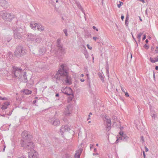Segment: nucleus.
<instances>
[{
    "mask_svg": "<svg viewBox=\"0 0 158 158\" xmlns=\"http://www.w3.org/2000/svg\"><path fill=\"white\" fill-rule=\"evenodd\" d=\"M64 65H61V67L62 69H60L57 72L56 74L59 75V77L63 76L65 78L64 81L65 82L68 84L70 85L72 83V79L69 76L68 73L64 69Z\"/></svg>",
    "mask_w": 158,
    "mask_h": 158,
    "instance_id": "obj_1",
    "label": "nucleus"
},
{
    "mask_svg": "<svg viewBox=\"0 0 158 158\" xmlns=\"http://www.w3.org/2000/svg\"><path fill=\"white\" fill-rule=\"evenodd\" d=\"M62 91L65 94L70 96L69 99L71 100L73 98V93L72 89L69 87H66L63 89Z\"/></svg>",
    "mask_w": 158,
    "mask_h": 158,
    "instance_id": "obj_2",
    "label": "nucleus"
},
{
    "mask_svg": "<svg viewBox=\"0 0 158 158\" xmlns=\"http://www.w3.org/2000/svg\"><path fill=\"white\" fill-rule=\"evenodd\" d=\"M31 27L34 30H37L40 31L44 30V27L34 22H32L30 24Z\"/></svg>",
    "mask_w": 158,
    "mask_h": 158,
    "instance_id": "obj_3",
    "label": "nucleus"
},
{
    "mask_svg": "<svg viewBox=\"0 0 158 158\" xmlns=\"http://www.w3.org/2000/svg\"><path fill=\"white\" fill-rule=\"evenodd\" d=\"M14 75L16 77H18L19 79H21L22 78V76H20L21 75L23 74L21 69L19 68H14Z\"/></svg>",
    "mask_w": 158,
    "mask_h": 158,
    "instance_id": "obj_4",
    "label": "nucleus"
},
{
    "mask_svg": "<svg viewBox=\"0 0 158 158\" xmlns=\"http://www.w3.org/2000/svg\"><path fill=\"white\" fill-rule=\"evenodd\" d=\"M29 158H39V155L37 152L34 150H31L29 152Z\"/></svg>",
    "mask_w": 158,
    "mask_h": 158,
    "instance_id": "obj_5",
    "label": "nucleus"
},
{
    "mask_svg": "<svg viewBox=\"0 0 158 158\" xmlns=\"http://www.w3.org/2000/svg\"><path fill=\"white\" fill-rule=\"evenodd\" d=\"M108 118L107 116H105V118L106 120V128L107 131H109L110 130L111 124V120Z\"/></svg>",
    "mask_w": 158,
    "mask_h": 158,
    "instance_id": "obj_6",
    "label": "nucleus"
},
{
    "mask_svg": "<svg viewBox=\"0 0 158 158\" xmlns=\"http://www.w3.org/2000/svg\"><path fill=\"white\" fill-rule=\"evenodd\" d=\"M10 15L9 14L5 13L3 16L4 20L7 21H10L11 19Z\"/></svg>",
    "mask_w": 158,
    "mask_h": 158,
    "instance_id": "obj_7",
    "label": "nucleus"
},
{
    "mask_svg": "<svg viewBox=\"0 0 158 158\" xmlns=\"http://www.w3.org/2000/svg\"><path fill=\"white\" fill-rule=\"evenodd\" d=\"M27 148L28 149L33 148L34 147L33 143L31 142H29L26 143Z\"/></svg>",
    "mask_w": 158,
    "mask_h": 158,
    "instance_id": "obj_8",
    "label": "nucleus"
},
{
    "mask_svg": "<svg viewBox=\"0 0 158 158\" xmlns=\"http://www.w3.org/2000/svg\"><path fill=\"white\" fill-rule=\"evenodd\" d=\"M119 134L121 136V137H119V139H122L123 138L124 139H126L128 138L127 136L125 134H124L123 131H121L119 133Z\"/></svg>",
    "mask_w": 158,
    "mask_h": 158,
    "instance_id": "obj_9",
    "label": "nucleus"
},
{
    "mask_svg": "<svg viewBox=\"0 0 158 158\" xmlns=\"http://www.w3.org/2000/svg\"><path fill=\"white\" fill-rule=\"evenodd\" d=\"M81 152V150H79L76 151V153L75 155V158H79L80 156Z\"/></svg>",
    "mask_w": 158,
    "mask_h": 158,
    "instance_id": "obj_10",
    "label": "nucleus"
},
{
    "mask_svg": "<svg viewBox=\"0 0 158 158\" xmlns=\"http://www.w3.org/2000/svg\"><path fill=\"white\" fill-rule=\"evenodd\" d=\"M150 60L152 63H155L158 61V56H156L154 58H152L150 57Z\"/></svg>",
    "mask_w": 158,
    "mask_h": 158,
    "instance_id": "obj_11",
    "label": "nucleus"
},
{
    "mask_svg": "<svg viewBox=\"0 0 158 158\" xmlns=\"http://www.w3.org/2000/svg\"><path fill=\"white\" fill-rule=\"evenodd\" d=\"M23 93L27 95L30 94L31 93V91L28 89H26L23 91Z\"/></svg>",
    "mask_w": 158,
    "mask_h": 158,
    "instance_id": "obj_12",
    "label": "nucleus"
},
{
    "mask_svg": "<svg viewBox=\"0 0 158 158\" xmlns=\"http://www.w3.org/2000/svg\"><path fill=\"white\" fill-rule=\"evenodd\" d=\"M60 122L58 119H56L53 121V124L55 126H57L59 124Z\"/></svg>",
    "mask_w": 158,
    "mask_h": 158,
    "instance_id": "obj_13",
    "label": "nucleus"
},
{
    "mask_svg": "<svg viewBox=\"0 0 158 158\" xmlns=\"http://www.w3.org/2000/svg\"><path fill=\"white\" fill-rule=\"evenodd\" d=\"M64 113L65 114L67 115L70 114L71 113V111H69L68 108H66Z\"/></svg>",
    "mask_w": 158,
    "mask_h": 158,
    "instance_id": "obj_14",
    "label": "nucleus"
},
{
    "mask_svg": "<svg viewBox=\"0 0 158 158\" xmlns=\"http://www.w3.org/2000/svg\"><path fill=\"white\" fill-rule=\"evenodd\" d=\"M23 77H24V79H22V81L24 82H26V81L27 80V78L26 76V74L25 73H24L23 74Z\"/></svg>",
    "mask_w": 158,
    "mask_h": 158,
    "instance_id": "obj_15",
    "label": "nucleus"
},
{
    "mask_svg": "<svg viewBox=\"0 0 158 158\" xmlns=\"http://www.w3.org/2000/svg\"><path fill=\"white\" fill-rule=\"evenodd\" d=\"M128 21H129V17H128V16L126 17L125 21V23L127 25H128Z\"/></svg>",
    "mask_w": 158,
    "mask_h": 158,
    "instance_id": "obj_16",
    "label": "nucleus"
},
{
    "mask_svg": "<svg viewBox=\"0 0 158 158\" xmlns=\"http://www.w3.org/2000/svg\"><path fill=\"white\" fill-rule=\"evenodd\" d=\"M142 34V33H140L138 34L137 37L138 39H139V40H140Z\"/></svg>",
    "mask_w": 158,
    "mask_h": 158,
    "instance_id": "obj_17",
    "label": "nucleus"
},
{
    "mask_svg": "<svg viewBox=\"0 0 158 158\" xmlns=\"http://www.w3.org/2000/svg\"><path fill=\"white\" fill-rule=\"evenodd\" d=\"M119 4H118V8H120L121 6L123 4V3L120 1L119 2Z\"/></svg>",
    "mask_w": 158,
    "mask_h": 158,
    "instance_id": "obj_18",
    "label": "nucleus"
},
{
    "mask_svg": "<svg viewBox=\"0 0 158 158\" xmlns=\"http://www.w3.org/2000/svg\"><path fill=\"white\" fill-rule=\"evenodd\" d=\"M87 47L88 49L90 50H91L92 49V47L90 46L89 45L87 44Z\"/></svg>",
    "mask_w": 158,
    "mask_h": 158,
    "instance_id": "obj_19",
    "label": "nucleus"
},
{
    "mask_svg": "<svg viewBox=\"0 0 158 158\" xmlns=\"http://www.w3.org/2000/svg\"><path fill=\"white\" fill-rule=\"evenodd\" d=\"M20 52H19V53H18L17 51H16L15 52V53L16 56H17L19 54Z\"/></svg>",
    "mask_w": 158,
    "mask_h": 158,
    "instance_id": "obj_20",
    "label": "nucleus"
},
{
    "mask_svg": "<svg viewBox=\"0 0 158 158\" xmlns=\"http://www.w3.org/2000/svg\"><path fill=\"white\" fill-rule=\"evenodd\" d=\"M155 51L156 52V53L158 52V47H156V49H155Z\"/></svg>",
    "mask_w": 158,
    "mask_h": 158,
    "instance_id": "obj_21",
    "label": "nucleus"
},
{
    "mask_svg": "<svg viewBox=\"0 0 158 158\" xmlns=\"http://www.w3.org/2000/svg\"><path fill=\"white\" fill-rule=\"evenodd\" d=\"M144 48L146 49H148L149 48V47L147 44H145L144 46Z\"/></svg>",
    "mask_w": 158,
    "mask_h": 158,
    "instance_id": "obj_22",
    "label": "nucleus"
},
{
    "mask_svg": "<svg viewBox=\"0 0 158 158\" xmlns=\"http://www.w3.org/2000/svg\"><path fill=\"white\" fill-rule=\"evenodd\" d=\"M64 33L67 36V30L66 29H64Z\"/></svg>",
    "mask_w": 158,
    "mask_h": 158,
    "instance_id": "obj_23",
    "label": "nucleus"
},
{
    "mask_svg": "<svg viewBox=\"0 0 158 158\" xmlns=\"http://www.w3.org/2000/svg\"><path fill=\"white\" fill-rule=\"evenodd\" d=\"M125 96L127 97H129V95L127 93V92H125Z\"/></svg>",
    "mask_w": 158,
    "mask_h": 158,
    "instance_id": "obj_24",
    "label": "nucleus"
},
{
    "mask_svg": "<svg viewBox=\"0 0 158 158\" xmlns=\"http://www.w3.org/2000/svg\"><path fill=\"white\" fill-rule=\"evenodd\" d=\"M93 28L94 29H96V30L97 31H98V29H97V28H96V27L95 26H93Z\"/></svg>",
    "mask_w": 158,
    "mask_h": 158,
    "instance_id": "obj_25",
    "label": "nucleus"
},
{
    "mask_svg": "<svg viewBox=\"0 0 158 158\" xmlns=\"http://www.w3.org/2000/svg\"><path fill=\"white\" fill-rule=\"evenodd\" d=\"M145 151L146 152L148 151V149L146 147H145Z\"/></svg>",
    "mask_w": 158,
    "mask_h": 158,
    "instance_id": "obj_26",
    "label": "nucleus"
},
{
    "mask_svg": "<svg viewBox=\"0 0 158 158\" xmlns=\"http://www.w3.org/2000/svg\"><path fill=\"white\" fill-rule=\"evenodd\" d=\"M146 38V35H143V40H145V39Z\"/></svg>",
    "mask_w": 158,
    "mask_h": 158,
    "instance_id": "obj_27",
    "label": "nucleus"
},
{
    "mask_svg": "<svg viewBox=\"0 0 158 158\" xmlns=\"http://www.w3.org/2000/svg\"><path fill=\"white\" fill-rule=\"evenodd\" d=\"M121 90H122L123 91V92H124V93H125V90H124V89H123V88L122 87H121Z\"/></svg>",
    "mask_w": 158,
    "mask_h": 158,
    "instance_id": "obj_28",
    "label": "nucleus"
},
{
    "mask_svg": "<svg viewBox=\"0 0 158 158\" xmlns=\"http://www.w3.org/2000/svg\"><path fill=\"white\" fill-rule=\"evenodd\" d=\"M124 16L123 15H122L121 16V19L123 20V19H124Z\"/></svg>",
    "mask_w": 158,
    "mask_h": 158,
    "instance_id": "obj_29",
    "label": "nucleus"
},
{
    "mask_svg": "<svg viewBox=\"0 0 158 158\" xmlns=\"http://www.w3.org/2000/svg\"><path fill=\"white\" fill-rule=\"evenodd\" d=\"M143 157H144V158H145L146 156H145V152L144 151L143 152Z\"/></svg>",
    "mask_w": 158,
    "mask_h": 158,
    "instance_id": "obj_30",
    "label": "nucleus"
},
{
    "mask_svg": "<svg viewBox=\"0 0 158 158\" xmlns=\"http://www.w3.org/2000/svg\"><path fill=\"white\" fill-rule=\"evenodd\" d=\"M93 39L95 41H96V40L97 39V38L95 37H93Z\"/></svg>",
    "mask_w": 158,
    "mask_h": 158,
    "instance_id": "obj_31",
    "label": "nucleus"
},
{
    "mask_svg": "<svg viewBox=\"0 0 158 158\" xmlns=\"http://www.w3.org/2000/svg\"><path fill=\"white\" fill-rule=\"evenodd\" d=\"M0 99L1 100H4L6 98H2L0 96Z\"/></svg>",
    "mask_w": 158,
    "mask_h": 158,
    "instance_id": "obj_32",
    "label": "nucleus"
},
{
    "mask_svg": "<svg viewBox=\"0 0 158 158\" xmlns=\"http://www.w3.org/2000/svg\"><path fill=\"white\" fill-rule=\"evenodd\" d=\"M59 48L60 49H61L62 48V46H60L59 47Z\"/></svg>",
    "mask_w": 158,
    "mask_h": 158,
    "instance_id": "obj_33",
    "label": "nucleus"
},
{
    "mask_svg": "<svg viewBox=\"0 0 158 158\" xmlns=\"http://www.w3.org/2000/svg\"><path fill=\"white\" fill-rule=\"evenodd\" d=\"M155 69L156 70H158V66H156Z\"/></svg>",
    "mask_w": 158,
    "mask_h": 158,
    "instance_id": "obj_34",
    "label": "nucleus"
},
{
    "mask_svg": "<svg viewBox=\"0 0 158 158\" xmlns=\"http://www.w3.org/2000/svg\"><path fill=\"white\" fill-rule=\"evenodd\" d=\"M118 139L116 140V142H116V143H118Z\"/></svg>",
    "mask_w": 158,
    "mask_h": 158,
    "instance_id": "obj_35",
    "label": "nucleus"
},
{
    "mask_svg": "<svg viewBox=\"0 0 158 158\" xmlns=\"http://www.w3.org/2000/svg\"><path fill=\"white\" fill-rule=\"evenodd\" d=\"M145 42H146L147 43H148V40H147V39H146L145 40Z\"/></svg>",
    "mask_w": 158,
    "mask_h": 158,
    "instance_id": "obj_36",
    "label": "nucleus"
},
{
    "mask_svg": "<svg viewBox=\"0 0 158 158\" xmlns=\"http://www.w3.org/2000/svg\"><path fill=\"white\" fill-rule=\"evenodd\" d=\"M139 20L140 21H142V19H141V17H140L139 16Z\"/></svg>",
    "mask_w": 158,
    "mask_h": 158,
    "instance_id": "obj_37",
    "label": "nucleus"
},
{
    "mask_svg": "<svg viewBox=\"0 0 158 158\" xmlns=\"http://www.w3.org/2000/svg\"><path fill=\"white\" fill-rule=\"evenodd\" d=\"M18 158H25V157L24 156H21L19 157Z\"/></svg>",
    "mask_w": 158,
    "mask_h": 158,
    "instance_id": "obj_38",
    "label": "nucleus"
},
{
    "mask_svg": "<svg viewBox=\"0 0 158 158\" xmlns=\"http://www.w3.org/2000/svg\"><path fill=\"white\" fill-rule=\"evenodd\" d=\"M56 97H58L59 96V94H56Z\"/></svg>",
    "mask_w": 158,
    "mask_h": 158,
    "instance_id": "obj_39",
    "label": "nucleus"
},
{
    "mask_svg": "<svg viewBox=\"0 0 158 158\" xmlns=\"http://www.w3.org/2000/svg\"><path fill=\"white\" fill-rule=\"evenodd\" d=\"M81 77H83V76H84V75H83V74H81Z\"/></svg>",
    "mask_w": 158,
    "mask_h": 158,
    "instance_id": "obj_40",
    "label": "nucleus"
},
{
    "mask_svg": "<svg viewBox=\"0 0 158 158\" xmlns=\"http://www.w3.org/2000/svg\"><path fill=\"white\" fill-rule=\"evenodd\" d=\"M81 81L82 82H83L84 81V80H81Z\"/></svg>",
    "mask_w": 158,
    "mask_h": 158,
    "instance_id": "obj_41",
    "label": "nucleus"
},
{
    "mask_svg": "<svg viewBox=\"0 0 158 158\" xmlns=\"http://www.w3.org/2000/svg\"><path fill=\"white\" fill-rule=\"evenodd\" d=\"M148 39H151V37H149V36H148Z\"/></svg>",
    "mask_w": 158,
    "mask_h": 158,
    "instance_id": "obj_42",
    "label": "nucleus"
},
{
    "mask_svg": "<svg viewBox=\"0 0 158 158\" xmlns=\"http://www.w3.org/2000/svg\"><path fill=\"white\" fill-rule=\"evenodd\" d=\"M96 146H98V144H96Z\"/></svg>",
    "mask_w": 158,
    "mask_h": 158,
    "instance_id": "obj_43",
    "label": "nucleus"
},
{
    "mask_svg": "<svg viewBox=\"0 0 158 158\" xmlns=\"http://www.w3.org/2000/svg\"><path fill=\"white\" fill-rule=\"evenodd\" d=\"M89 114H91V115L92 114V113H90Z\"/></svg>",
    "mask_w": 158,
    "mask_h": 158,
    "instance_id": "obj_44",
    "label": "nucleus"
},
{
    "mask_svg": "<svg viewBox=\"0 0 158 158\" xmlns=\"http://www.w3.org/2000/svg\"><path fill=\"white\" fill-rule=\"evenodd\" d=\"M131 57L132 58V55H131Z\"/></svg>",
    "mask_w": 158,
    "mask_h": 158,
    "instance_id": "obj_45",
    "label": "nucleus"
},
{
    "mask_svg": "<svg viewBox=\"0 0 158 158\" xmlns=\"http://www.w3.org/2000/svg\"><path fill=\"white\" fill-rule=\"evenodd\" d=\"M89 123H91V121H89Z\"/></svg>",
    "mask_w": 158,
    "mask_h": 158,
    "instance_id": "obj_46",
    "label": "nucleus"
},
{
    "mask_svg": "<svg viewBox=\"0 0 158 158\" xmlns=\"http://www.w3.org/2000/svg\"><path fill=\"white\" fill-rule=\"evenodd\" d=\"M94 57H93V59L94 60Z\"/></svg>",
    "mask_w": 158,
    "mask_h": 158,
    "instance_id": "obj_47",
    "label": "nucleus"
}]
</instances>
